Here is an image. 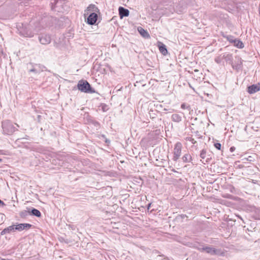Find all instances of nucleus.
Listing matches in <instances>:
<instances>
[{"instance_id": "obj_1", "label": "nucleus", "mask_w": 260, "mask_h": 260, "mask_svg": "<svg viewBox=\"0 0 260 260\" xmlns=\"http://www.w3.org/2000/svg\"><path fill=\"white\" fill-rule=\"evenodd\" d=\"M2 127L3 129V133L4 135H11L15 132L16 128L13 123L10 120H5L2 122Z\"/></svg>"}, {"instance_id": "obj_2", "label": "nucleus", "mask_w": 260, "mask_h": 260, "mask_svg": "<svg viewBox=\"0 0 260 260\" xmlns=\"http://www.w3.org/2000/svg\"><path fill=\"white\" fill-rule=\"evenodd\" d=\"M79 90L85 93H94L95 90L91 87L90 84L86 80H80L77 85Z\"/></svg>"}, {"instance_id": "obj_3", "label": "nucleus", "mask_w": 260, "mask_h": 260, "mask_svg": "<svg viewBox=\"0 0 260 260\" xmlns=\"http://www.w3.org/2000/svg\"><path fill=\"white\" fill-rule=\"evenodd\" d=\"M65 0H51L50 5L52 10L58 12H63L64 9L63 4H64Z\"/></svg>"}, {"instance_id": "obj_4", "label": "nucleus", "mask_w": 260, "mask_h": 260, "mask_svg": "<svg viewBox=\"0 0 260 260\" xmlns=\"http://www.w3.org/2000/svg\"><path fill=\"white\" fill-rule=\"evenodd\" d=\"M182 145L181 142H177L174 146L173 150V157L172 160L174 161H177L181 155Z\"/></svg>"}, {"instance_id": "obj_5", "label": "nucleus", "mask_w": 260, "mask_h": 260, "mask_svg": "<svg viewBox=\"0 0 260 260\" xmlns=\"http://www.w3.org/2000/svg\"><path fill=\"white\" fill-rule=\"evenodd\" d=\"M40 42L43 45H48L50 44L51 41L50 35L46 34H41L39 37Z\"/></svg>"}, {"instance_id": "obj_6", "label": "nucleus", "mask_w": 260, "mask_h": 260, "mask_svg": "<svg viewBox=\"0 0 260 260\" xmlns=\"http://www.w3.org/2000/svg\"><path fill=\"white\" fill-rule=\"evenodd\" d=\"M98 14L96 13L92 12L87 18L86 22L89 25H94L98 20Z\"/></svg>"}, {"instance_id": "obj_7", "label": "nucleus", "mask_w": 260, "mask_h": 260, "mask_svg": "<svg viewBox=\"0 0 260 260\" xmlns=\"http://www.w3.org/2000/svg\"><path fill=\"white\" fill-rule=\"evenodd\" d=\"M32 225L29 223H18L15 225V231H22L24 230H28Z\"/></svg>"}, {"instance_id": "obj_8", "label": "nucleus", "mask_w": 260, "mask_h": 260, "mask_svg": "<svg viewBox=\"0 0 260 260\" xmlns=\"http://www.w3.org/2000/svg\"><path fill=\"white\" fill-rule=\"evenodd\" d=\"M260 90V84H252L247 87V91L250 94H253Z\"/></svg>"}, {"instance_id": "obj_9", "label": "nucleus", "mask_w": 260, "mask_h": 260, "mask_svg": "<svg viewBox=\"0 0 260 260\" xmlns=\"http://www.w3.org/2000/svg\"><path fill=\"white\" fill-rule=\"evenodd\" d=\"M202 250L211 255H216L219 253L217 249L210 246L204 247L202 248Z\"/></svg>"}, {"instance_id": "obj_10", "label": "nucleus", "mask_w": 260, "mask_h": 260, "mask_svg": "<svg viewBox=\"0 0 260 260\" xmlns=\"http://www.w3.org/2000/svg\"><path fill=\"white\" fill-rule=\"evenodd\" d=\"M118 10L119 14L121 18L124 17H127L129 15V12L128 9H125L122 7H120Z\"/></svg>"}, {"instance_id": "obj_11", "label": "nucleus", "mask_w": 260, "mask_h": 260, "mask_svg": "<svg viewBox=\"0 0 260 260\" xmlns=\"http://www.w3.org/2000/svg\"><path fill=\"white\" fill-rule=\"evenodd\" d=\"M99 11V9L94 4H90L87 8L86 10L85 11L84 15H87L88 14V12H97Z\"/></svg>"}, {"instance_id": "obj_12", "label": "nucleus", "mask_w": 260, "mask_h": 260, "mask_svg": "<svg viewBox=\"0 0 260 260\" xmlns=\"http://www.w3.org/2000/svg\"><path fill=\"white\" fill-rule=\"evenodd\" d=\"M236 58L238 60L237 62L235 64H232V66L234 69L238 71L242 68L243 60L239 57H236Z\"/></svg>"}, {"instance_id": "obj_13", "label": "nucleus", "mask_w": 260, "mask_h": 260, "mask_svg": "<svg viewBox=\"0 0 260 260\" xmlns=\"http://www.w3.org/2000/svg\"><path fill=\"white\" fill-rule=\"evenodd\" d=\"M28 213L29 214H31L38 217H40L41 216V213L40 211L34 208H28Z\"/></svg>"}, {"instance_id": "obj_14", "label": "nucleus", "mask_w": 260, "mask_h": 260, "mask_svg": "<svg viewBox=\"0 0 260 260\" xmlns=\"http://www.w3.org/2000/svg\"><path fill=\"white\" fill-rule=\"evenodd\" d=\"M138 30L139 32L140 33V34L143 37H144L145 38H147V39L150 38V35H149V33L148 32V31L146 30L143 28L142 27H138Z\"/></svg>"}, {"instance_id": "obj_15", "label": "nucleus", "mask_w": 260, "mask_h": 260, "mask_svg": "<svg viewBox=\"0 0 260 260\" xmlns=\"http://www.w3.org/2000/svg\"><path fill=\"white\" fill-rule=\"evenodd\" d=\"M222 58L232 64L233 56L231 54L224 53L222 54Z\"/></svg>"}, {"instance_id": "obj_16", "label": "nucleus", "mask_w": 260, "mask_h": 260, "mask_svg": "<svg viewBox=\"0 0 260 260\" xmlns=\"http://www.w3.org/2000/svg\"><path fill=\"white\" fill-rule=\"evenodd\" d=\"M15 231V225H11L8 226L7 228L4 229L2 232H1V235H4L8 233H10L11 232H14Z\"/></svg>"}, {"instance_id": "obj_17", "label": "nucleus", "mask_w": 260, "mask_h": 260, "mask_svg": "<svg viewBox=\"0 0 260 260\" xmlns=\"http://www.w3.org/2000/svg\"><path fill=\"white\" fill-rule=\"evenodd\" d=\"M159 50L162 54L166 55L168 54L166 46L162 43H159L158 45Z\"/></svg>"}, {"instance_id": "obj_18", "label": "nucleus", "mask_w": 260, "mask_h": 260, "mask_svg": "<svg viewBox=\"0 0 260 260\" xmlns=\"http://www.w3.org/2000/svg\"><path fill=\"white\" fill-rule=\"evenodd\" d=\"M171 119L175 122H180L182 120L181 116L178 114H173L171 116Z\"/></svg>"}, {"instance_id": "obj_19", "label": "nucleus", "mask_w": 260, "mask_h": 260, "mask_svg": "<svg viewBox=\"0 0 260 260\" xmlns=\"http://www.w3.org/2000/svg\"><path fill=\"white\" fill-rule=\"evenodd\" d=\"M183 162H190L192 160V157L188 153L185 154L181 158Z\"/></svg>"}, {"instance_id": "obj_20", "label": "nucleus", "mask_w": 260, "mask_h": 260, "mask_svg": "<svg viewBox=\"0 0 260 260\" xmlns=\"http://www.w3.org/2000/svg\"><path fill=\"white\" fill-rule=\"evenodd\" d=\"M234 43V45L235 46H236L237 48L242 49V48H244V44L242 43V42L239 40L235 39Z\"/></svg>"}, {"instance_id": "obj_21", "label": "nucleus", "mask_w": 260, "mask_h": 260, "mask_svg": "<svg viewBox=\"0 0 260 260\" xmlns=\"http://www.w3.org/2000/svg\"><path fill=\"white\" fill-rule=\"evenodd\" d=\"M222 36L223 38H226L227 39V40H228L230 42H231V43H234V42L235 40V39H234V37L231 35L226 36V35H225L223 34H222Z\"/></svg>"}, {"instance_id": "obj_22", "label": "nucleus", "mask_w": 260, "mask_h": 260, "mask_svg": "<svg viewBox=\"0 0 260 260\" xmlns=\"http://www.w3.org/2000/svg\"><path fill=\"white\" fill-rule=\"evenodd\" d=\"M206 153H207V151L205 149H203L201 153H200V157L202 158V159H204L205 158L206 156Z\"/></svg>"}, {"instance_id": "obj_23", "label": "nucleus", "mask_w": 260, "mask_h": 260, "mask_svg": "<svg viewBox=\"0 0 260 260\" xmlns=\"http://www.w3.org/2000/svg\"><path fill=\"white\" fill-rule=\"evenodd\" d=\"M222 59H223L222 58V55H221L220 56H218L215 58V61L219 64L221 63Z\"/></svg>"}, {"instance_id": "obj_24", "label": "nucleus", "mask_w": 260, "mask_h": 260, "mask_svg": "<svg viewBox=\"0 0 260 260\" xmlns=\"http://www.w3.org/2000/svg\"><path fill=\"white\" fill-rule=\"evenodd\" d=\"M214 147L218 150L221 149V145L219 143H215L214 144Z\"/></svg>"}, {"instance_id": "obj_25", "label": "nucleus", "mask_w": 260, "mask_h": 260, "mask_svg": "<svg viewBox=\"0 0 260 260\" xmlns=\"http://www.w3.org/2000/svg\"><path fill=\"white\" fill-rule=\"evenodd\" d=\"M181 108L183 109H189L190 107H189V106H186V105L185 104L183 103L181 105Z\"/></svg>"}, {"instance_id": "obj_26", "label": "nucleus", "mask_w": 260, "mask_h": 260, "mask_svg": "<svg viewBox=\"0 0 260 260\" xmlns=\"http://www.w3.org/2000/svg\"><path fill=\"white\" fill-rule=\"evenodd\" d=\"M230 190L232 193H235L236 192V189L233 186H231L230 187Z\"/></svg>"}, {"instance_id": "obj_27", "label": "nucleus", "mask_w": 260, "mask_h": 260, "mask_svg": "<svg viewBox=\"0 0 260 260\" xmlns=\"http://www.w3.org/2000/svg\"><path fill=\"white\" fill-rule=\"evenodd\" d=\"M29 72H34L35 73H38V71L36 69H35V68L30 69L29 70Z\"/></svg>"}, {"instance_id": "obj_28", "label": "nucleus", "mask_w": 260, "mask_h": 260, "mask_svg": "<svg viewBox=\"0 0 260 260\" xmlns=\"http://www.w3.org/2000/svg\"><path fill=\"white\" fill-rule=\"evenodd\" d=\"M5 206H6L5 203L3 201H2L1 200H0V206L4 207Z\"/></svg>"}, {"instance_id": "obj_29", "label": "nucleus", "mask_w": 260, "mask_h": 260, "mask_svg": "<svg viewBox=\"0 0 260 260\" xmlns=\"http://www.w3.org/2000/svg\"><path fill=\"white\" fill-rule=\"evenodd\" d=\"M189 140L193 144H194L196 143V141L193 139L190 138Z\"/></svg>"}, {"instance_id": "obj_30", "label": "nucleus", "mask_w": 260, "mask_h": 260, "mask_svg": "<svg viewBox=\"0 0 260 260\" xmlns=\"http://www.w3.org/2000/svg\"><path fill=\"white\" fill-rule=\"evenodd\" d=\"M235 149H236L235 147L234 146H232L230 148V150L231 152H233L235 151Z\"/></svg>"}, {"instance_id": "obj_31", "label": "nucleus", "mask_w": 260, "mask_h": 260, "mask_svg": "<svg viewBox=\"0 0 260 260\" xmlns=\"http://www.w3.org/2000/svg\"><path fill=\"white\" fill-rule=\"evenodd\" d=\"M237 217H238L239 218H240L241 220H242L243 222H244V220H243V218L241 217V216H240V215H237Z\"/></svg>"}, {"instance_id": "obj_32", "label": "nucleus", "mask_w": 260, "mask_h": 260, "mask_svg": "<svg viewBox=\"0 0 260 260\" xmlns=\"http://www.w3.org/2000/svg\"><path fill=\"white\" fill-rule=\"evenodd\" d=\"M151 203H149L147 206V209L149 210L151 207Z\"/></svg>"}, {"instance_id": "obj_33", "label": "nucleus", "mask_w": 260, "mask_h": 260, "mask_svg": "<svg viewBox=\"0 0 260 260\" xmlns=\"http://www.w3.org/2000/svg\"><path fill=\"white\" fill-rule=\"evenodd\" d=\"M2 151H3L2 150H0V154H4V153H3L2 152Z\"/></svg>"}, {"instance_id": "obj_34", "label": "nucleus", "mask_w": 260, "mask_h": 260, "mask_svg": "<svg viewBox=\"0 0 260 260\" xmlns=\"http://www.w3.org/2000/svg\"><path fill=\"white\" fill-rule=\"evenodd\" d=\"M24 213H26V211H24L22 212L21 214H24Z\"/></svg>"}, {"instance_id": "obj_35", "label": "nucleus", "mask_w": 260, "mask_h": 260, "mask_svg": "<svg viewBox=\"0 0 260 260\" xmlns=\"http://www.w3.org/2000/svg\"><path fill=\"white\" fill-rule=\"evenodd\" d=\"M16 125H17V127H19V125H18V124H16Z\"/></svg>"}, {"instance_id": "obj_36", "label": "nucleus", "mask_w": 260, "mask_h": 260, "mask_svg": "<svg viewBox=\"0 0 260 260\" xmlns=\"http://www.w3.org/2000/svg\"><path fill=\"white\" fill-rule=\"evenodd\" d=\"M172 171H173V172H176V171H175V170H172Z\"/></svg>"}, {"instance_id": "obj_37", "label": "nucleus", "mask_w": 260, "mask_h": 260, "mask_svg": "<svg viewBox=\"0 0 260 260\" xmlns=\"http://www.w3.org/2000/svg\"><path fill=\"white\" fill-rule=\"evenodd\" d=\"M2 159L1 158H0V161H2Z\"/></svg>"}]
</instances>
